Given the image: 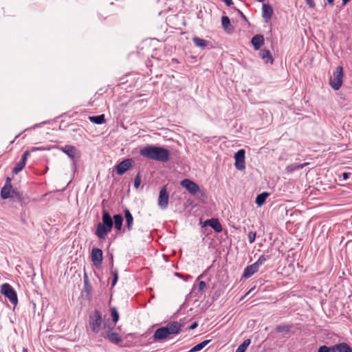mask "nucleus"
I'll list each match as a JSON object with an SVG mask.
<instances>
[{"label": "nucleus", "instance_id": "nucleus-1", "mask_svg": "<svg viewBox=\"0 0 352 352\" xmlns=\"http://www.w3.org/2000/svg\"><path fill=\"white\" fill-rule=\"evenodd\" d=\"M183 327L184 324L177 321L169 322L166 326L157 329L152 338L155 342H161L167 338H170L172 336L179 334Z\"/></svg>", "mask_w": 352, "mask_h": 352}, {"label": "nucleus", "instance_id": "nucleus-2", "mask_svg": "<svg viewBox=\"0 0 352 352\" xmlns=\"http://www.w3.org/2000/svg\"><path fill=\"white\" fill-rule=\"evenodd\" d=\"M140 154L147 159L161 162H168L170 157V152L167 148L154 145H148L141 148Z\"/></svg>", "mask_w": 352, "mask_h": 352}, {"label": "nucleus", "instance_id": "nucleus-3", "mask_svg": "<svg viewBox=\"0 0 352 352\" xmlns=\"http://www.w3.org/2000/svg\"><path fill=\"white\" fill-rule=\"evenodd\" d=\"M2 199H9V201L12 205L14 204H19L21 208H25L31 201H35L36 199L31 198L28 195H24L23 192L19 191V190L14 187V189L9 190V196L6 197H1Z\"/></svg>", "mask_w": 352, "mask_h": 352}, {"label": "nucleus", "instance_id": "nucleus-4", "mask_svg": "<svg viewBox=\"0 0 352 352\" xmlns=\"http://www.w3.org/2000/svg\"><path fill=\"white\" fill-rule=\"evenodd\" d=\"M270 255H261L258 259L250 265H248L243 270L241 279H247L258 271L259 267L270 258Z\"/></svg>", "mask_w": 352, "mask_h": 352}, {"label": "nucleus", "instance_id": "nucleus-5", "mask_svg": "<svg viewBox=\"0 0 352 352\" xmlns=\"http://www.w3.org/2000/svg\"><path fill=\"white\" fill-rule=\"evenodd\" d=\"M102 324V313L98 309H95L93 313L89 316V328L94 333L97 334L100 330Z\"/></svg>", "mask_w": 352, "mask_h": 352}, {"label": "nucleus", "instance_id": "nucleus-6", "mask_svg": "<svg viewBox=\"0 0 352 352\" xmlns=\"http://www.w3.org/2000/svg\"><path fill=\"white\" fill-rule=\"evenodd\" d=\"M344 77L343 67L338 66L330 78L329 85L336 91L340 89L342 85Z\"/></svg>", "mask_w": 352, "mask_h": 352}, {"label": "nucleus", "instance_id": "nucleus-7", "mask_svg": "<svg viewBox=\"0 0 352 352\" xmlns=\"http://www.w3.org/2000/svg\"><path fill=\"white\" fill-rule=\"evenodd\" d=\"M1 294L7 298L14 307L17 305L18 296L16 292L9 283H3L1 286Z\"/></svg>", "mask_w": 352, "mask_h": 352}, {"label": "nucleus", "instance_id": "nucleus-8", "mask_svg": "<svg viewBox=\"0 0 352 352\" xmlns=\"http://www.w3.org/2000/svg\"><path fill=\"white\" fill-rule=\"evenodd\" d=\"M104 327H107L104 338L114 344L119 345L122 342V338L117 332L113 331V327L107 325L106 322L104 323Z\"/></svg>", "mask_w": 352, "mask_h": 352}, {"label": "nucleus", "instance_id": "nucleus-9", "mask_svg": "<svg viewBox=\"0 0 352 352\" xmlns=\"http://www.w3.org/2000/svg\"><path fill=\"white\" fill-rule=\"evenodd\" d=\"M91 260L94 265L97 268L101 267L103 260V252L100 248H94L91 252Z\"/></svg>", "mask_w": 352, "mask_h": 352}, {"label": "nucleus", "instance_id": "nucleus-10", "mask_svg": "<svg viewBox=\"0 0 352 352\" xmlns=\"http://www.w3.org/2000/svg\"><path fill=\"white\" fill-rule=\"evenodd\" d=\"M235 160L234 166L239 170H243L245 168V151L244 149H239L234 155Z\"/></svg>", "mask_w": 352, "mask_h": 352}, {"label": "nucleus", "instance_id": "nucleus-11", "mask_svg": "<svg viewBox=\"0 0 352 352\" xmlns=\"http://www.w3.org/2000/svg\"><path fill=\"white\" fill-rule=\"evenodd\" d=\"M59 150L66 154L71 160H75L80 157V152L74 146L67 144L60 147Z\"/></svg>", "mask_w": 352, "mask_h": 352}, {"label": "nucleus", "instance_id": "nucleus-12", "mask_svg": "<svg viewBox=\"0 0 352 352\" xmlns=\"http://www.w3.org/2000/svg\"><path fill=\"white\" fill-rule=\"evenodd\" d=\"M134 164V161L131 158H128L122 160L115 166L116 173L118 175H124L126 170L132 167Z\"/></svg>", "mask_w": 352, "mask_h": 352}, {"label": "nucleus", "instance_id": "nucleus-13", "mask_svg": "<svg viewBox=\"0 0 352 352\" xmlns=\"http://www.w3.org/2000/svg\"><path fill=\"white\" fill-rule=\"evenodd\" d=\"M181 186L185 188L192 195H195L199 191V186L189 179L182 180Z\"/></svg>", "mask_w": 352, "mask_h": 352}, {"label": "nucleus", "instance_id": "nucleus-14", "mask_svg": "<svg viewBox=\"0 0 352 352\" xmlns=\"http://www.w3.org/2000/svg\"><path fill=\"white\" fill-rule=\"evenodd\" d=\"M169 195L167 192L166 186H163L159 194L158 205L162 209H166L168 205Z\"/></svg>", "mask_w": 352, "mask_h": 352}, {"label": "nucleus", "instance_id": "nucleus-15", "mask_svg": "<svg viewBox=\"0 0 352 352\" xmlns=\"http://www.w3.org/2000/svg\"><path fill=\"white\" fill-rule=\"evenodd\" d=\"M206 226L211 227L214 230V232H216L217 233L221 232L223 230L222 226L220 223L219 220L217 218H212V219L206 220L203 223L202 227H206Z\"/></svg>", "mask_w": 352, "mask_h": 352}, {"label": "nucleus", "instance_id": "nucleus-16", "mask_svg": "<svg viewBox=\"0 0 352 352\" xmlns=\"http://www.w3.org/2000/svg\"><path fill=\"white\" fill-rule=\"evenodd\" d=\"M111 231V229H109L105 226H103L102 223H98L96 227V230L95 232V234L102 240H104L107 236V234Z\"/></svg>", "mask_w": 352, "mask_h": 352}, {"label": "nucleus", "instance_id": "nucleus-17", "mask_svg": "<svg viewBox=\"0 0 352 352\" xmlns=\"http://www.w3.org/2000/svg\"><path fill=\"white\" fill-rule=\"evenodd\" d=\"M103 226H107L109 229L113 228V221L111 216L107 210H103L102 212V222H100Z\"/></svg>", "mask_w": 352, "mask_h": 352}, {"label": "nucleus", "instance_id": "nucleus-18", "mask_svg": "<svg viewBox=\"0 0 352 352\" xmlns=\"http://www.w3.org/2000/svg\"><path fill=\"white\" fill-rule=\"evenodd\" d=\"M274 13L273 8L268 3H263L262 6V17L265 22H267L272 16Z\"/></svg>", "mask_w": 352, "mask_h": 352}, {"label": "nucleus", "instance_id": "nucleus-19", "mask_svg": "<svg viewBox=\"0 0 352 352\" xmlns=\"http://www.w3.org/2000/svg\"><path fill=\"white\" fill-rule=\"evenodd\" d=\"M124 217L126 220L125 228L123 229V232H124L125 228H126L129 231H131L133 229V217L130 210L128 208H125L124 210Z\"/></svg>", "mask_w": 352, "mask_h": 352}, {"label": "nucleus", "instance_id": "nucleus-20", "mask_svg": "<svg viewBox=\"0 0 352 352\" xmlns=\"http://www.w3.org/2000/svg\"><path fill=\"white\" fill-rule=\"evenodd\" d=\"M259 57L262 58L265 63H271L272 64L274 62V58L272 55V53L269 50L267 49H261L259 52Z\"/></svg>", "mask_w": 352, "mask_h": 352}, {"label": "nucleus", "instance_id": "nucleus-21", "mask_svg": "<svg viewBox=\"0 0 352 352\" xmlns=\"http://www.w3.org/2000/svg\"><path fill=\"white\" fill-rule=\"evenodd\" d=\"M264 36L262 34H256L251 39V43L255 50H258L264 44Z\"/></svg>", "mask_w": 352, "mask_h": 352}, {"label": "nucleus", "instance_id": "nucleus-22", "mask_svg": "<svg viewBox=\"0 0 352 352\" xmlns=\"http://www.w3.org/2000/svg\"><path fill=\"white\" fill-rule=\"evenodd\" d=\"M14 188L12 185V178L7 177L6 183L1 190V197H8L9 196V190Z\"/></svg>", "mask_w": 352, "mask_h": 352}, {"label": "nucleus", "instance_id": "nucleus-23", "mask_svg": "<svg viewBox=\"0 0 352 352\" xmlns=\"http://www.w3.org/2000/svg\"><path fill=\"white\" fill-rule=\"evenodd\" d=\"M292 328H293L292 324L282 323V324H278L276 327L275 331L277 333H283L285 335H287L291 332V330Z\"/></svg>", "mask_w": 352, "mask_h": 352}, {"label": "nucleus", "instance_id": "nucleus-24", "mask_svg": "<svg viewBox=\"0 0 352 352\" xmlns=\"http://www.w3.org/2000/svg\"><path fill=\"white\" fill-rule=\"evenodd\" d=\"M221 24L226 32L229 34L233 32L234 27L232 25L230 20L228 16H223L221 17Z\"/></svg>", "mask_w": 352, "mask_h": 352}, {"label": "nucleus", "instance_id": "nucleus-25", "mask_svg": "<svg viewBox=\"0 0 352 352\" xmlns=\"http://www.w3.org/2000/svg\"><path fill=\"white\" fill-rule=\"evenodd\" d=\"M113 221V226L117 231L120 232L122 228L123 217L120 214L113 215L112 217Z\"/></svg>", "mask_w": 352, "mask_h": 352}, {"label": "nucleus", "instance_id": "nucleus-26", "mask_svg": "<svg viewBox=\"0 0 352 352\" xmlns=\"http://www.w3.org/2000/svg\"><path fill=\"white\" fill-rule=\"evenodd\" d=\"M270 193L268 192H263L260 194H258L255 199V204L258 207H261L266 201L267 198L270 196Z\"/></svg>", "mask_w": 352, "mask_h": 352}, {"label": "nucleus", "instance_id": "nucleus-27", "mask_svg": "<svg viewBox=\"0 0 352 352\" xmlns=\"http://www.w3.org/2000/svg\"><path fill=\"white\" fill-rule=\"evenodd\" d=\"M309 164L308 162L303 164L293 163L286 166L285 170L288 173H292L296 170L301 169Z\"/></svg>", "mask_w": 352, "mask_h": 352}, {"label": "nucleus", "instance_id": "nucleus-28", "mask_svg": "<svg viewBox=\"0 0 352 352\" xmlns=\"http://www.w3.org/2000/svg\"><path fill=\"white\" fill-rule=\"evenodd\" d=\"M83 281H84V292H86L87 296L90 295L91 291H92V286L91 283H89V278L87 273L86 272L85 270H84L83 274Z\"/></svg>", "mask_w": 352, "mask_h": 352}, {"label": "nucleus", "instance_id": "nucleus-29", "mask_svg": "<svg viewBox=\"0 0 352 352\" xmlns=\"http://www.w3.org/2000/svg\"><path fill=\"white\" fill-rule=\"evenodd\" d=\"M206 287V283L201 280L199 282L198 287L196 288L195 285H193L191 293H195V296H199L202 294L204 289Z\"/></svg>", "mask_w": 352, "mask_h": 352}, {"label": "nucleus", "instance_id": "nucleus-30", "mask_svg": "<svg viewBox=\"0 0 352 352\" xmlns=\"http://www.w3.org/2000/svg\"><path fill=\"white\" fill-rule=\"evenodd\" d=\"M192 41H193L194 44L197 47H200L201 49H205L210 44L209 41H206V40H204L203 38H199L198 36H194L192 38Z\"/></svg>", "mask_w": 352, "mask_h": 352}, {"label": "nucleus", "instance_id": "nucleus-31", "mask_svg": "<svg viewBox=\"0 0 352 352\" xmlns=\"http://www.w3.org/2000/svg\"><path fill=\"white\" fill-rule=\"evenodd\" d=\"M89 120L92 123L96 124H102L105 122V117L104 114H101L98 116H89Z\"/></svg>", "mask_w": 352, "mask_h": 352}, {"label": "nucleus", "instance_id": "nucleus-32", "mask_svg": "<svg viewBox=\"0 0 352 352\" xmlns=\"http://www.w3.org/2000/svg\"><path fill=\"white\" fill-rule=\"evenodd\" d=\"M211 340H206L203 342L199 343L198 344L194 346L190 351L188 352H197L199 351L201 349H203Z\"/></svg>", "mask_w": 352, "mask_h": 352}, {"label": "nucleus", "instance_id": "nucleus-33", "mask_svg": "<svg viewBox=\"0 0 352 352\" xmlns=\"http://www.w3.org/2000/svg\"><path fill=\"white\" fill-rule=\"evenodd\" d=\"M110 313H111V316L112 318V322L114 323V324H116L120 319L119 313H118L116 307H110Z\"/></svg>", "mask_w": 352, "mask_h": 352}, {"label": "nucleus", "instance_id": "nucleus-34", "mask_svg": "<svg viewBox=\"0 0 352 352\" xmlns=\"http://www.w3.org/2000/svg\"><path fill=\"white\" fill-rule=\"evenodd\" d=\"M251 343L250 339H245L236 349L235 352H245Z\"/></svg>", "mask_w": 352, "mask_h": 352}, {"label": "nucleus", "instance_id": "nucleus-35", "mask_svg": "<svg viewBox=\"0 0 352 352\" xmlns=\"http://www.w3.org/2000/svg\"><path fill=\"white\" fill-rule=\"evenodd\" d=\"M110 273L112 275L111 287H113L118 280V270L117 269H111Z\"/></svg>", "mask_w": 352, "mask_h": 352}, {"label": "nucleus", "instance_id": "nucleus-36", "mask_svg": "<svg viewBox=\"0 0 352 352\" xmlns=\"http://www.w3.org/2000/svg\"><path fill=\"white\" fill-rule=\"evenodd\" d=\"M25 164L23 162L19 161L18 163L16 164L15 166L12 169V173L14 175L18 174L20 171L23 170V168L25 167Z\"/></svg>", "mask_w": 352, "mask_h": 352}, {"label": "nucleus", "instance_id": "nucleus-37", "mask_svg": "<svg viewBox=\"0 0 352 352\" xmlns=\"http://www.w3.org/2000/svg\"><path fill=\"white\" fill-rule=\"evenodd\" d=\"M342 344H343V342H341V343H338V344H334L331 346H328V351H329V352H336V351L340 352Z\"/></svg>", "mask_w": 352, "mask_h": 352}, {"label": "nucleus", "instance_id": "nucleus-38", "mask_svg": "<svg viewBox=\"0 0 352 352\" xmlns=\"http://www.w3.org/2000/svg\"><path fill=\"white\" fill-rule=\"evenodd\" d=\"M141 184V175L140 173L138 172L134 179V187L138 188Z\"/></svg>", "mask_w": 352, "mask_h": 352}, {"label": "nucleus", "instance_id": "nucleus-39", "mask_svg": "<svg viewBox=\"0 0 352 352\" xmlns=\"http://www.w3.org/2000/svg\"><path fill=\"white\" fill-rule=\"evenodd\" d=\"M340 352H352V348L346 342H343Z\"/></svg>", "mask_w": 352, "mask_h": 352}, {"label": "nucleus", "instance_id": "nucleus-40", "mask_svg": "<svg viewBox=\"0 0 352 352\" xmlns=\"http://www.w3.org/2000/svg\"><path fill=\"white\" fill-rule=\"evenodd\" d=\"M248 236L249 242L250 243H252L255 241L256 236V232L255 231H250V232H249Z\"/></svg>", "mask_w": 352, "mask_h": 352}, {"label": "nucleus", "instance_id": "nucleus-41", "mask_svg": "<svg viewBox=\"0 0 352 352\" xmlns=\"http://www.w3.org/2000/svg\"><path fill=\"white\" fill-rule=\"evenodd\" d=\"M232 8H233L235 11H236V12H238L239 15L241 16V18L243 21H246V22H248V20L247 17L245 16V14H243V12H242L239 9H238V8H236V7H232Z\"/></svg>", "mask_w": 352, "mask_h": 352}, {"label": "nucleus", "instance_id": "nucleus-42", "mask_svg": "<svg viewBox=\"0 0 352 352\" xmlns=\"http://www.w3.org/2000/svg\"><path fill=\"white\" fill-rule=\"evenodd\" d=\"M30 152L29 151H25L23 153L20 161L23 162L24 164H26L27 159H28V156H30Z\"/></svg>", "mask_w": 352, "mask_h": 352}, {"label": "nucleus", "instance_id": "nucleus-43", "mask_svg": "<svg viewBox=\"0 0 352 352\" xmlns=\"http://www.w3.org/2000/svg\"><path fill=\"white\" fill-rule=\"evenodd\" d=\"M197 193H198V197L199 199H201L204 201L207 198V195H206L205 190H201L199 189V191L197 192Z\"/></svg>", "mask_w": 352, "mask_h": 352}, {"label": "nucleus", "instance_id": "nucleus-44", "mask_svg": "<svg viewBox=\"0 0 352 352\" xmlns=\"http://www.w3.org/2000/svg\"><path fill=\"white\" fill-rule=\"evenodd\" d=\"M305 2H306L307 5L309 8H312V9L315 8V7H316V3H315V2H314V0H305Z\"/></svg>", "mask_w": 352, "mask_h": 352}, {"label": "nucleus", "instance_id": "nucleus-45", "mask_svg": "<svg viewBox=\"0 0 352 352\" xmlns=\"http://www.w3.org/2000/svg\"><path fill=\"white\" fill-rule=\"evenodd\" d=\"M351 175V173L344 172L340 175V177H342L343 180H346Z\"/></svg>", "mask_w": 352, "mask_h": 352}, {"label": "nucleus", "instance_id": "nucleus-46", "mask_svg": "<svg viewBox=\"0 0 352 352\" xmlns=\"http://www.w3.org/2000/svg\"><path fill=\"white\" fill-rule=\"evenodd\" d=\"M197 327H198V322L195 321L187 329L188 330H193V329H196Z\"/></svg>", "mask_w": 352, "mask_h": 352}, {"label": "nucleus", "instance_id": "nucleus-47", "mask_svg": "<svg viewBox=\"0 0 352 352\" xmlns=\"http://www.w3.org/2000/svg\"><path fill=\"white\" fill-rule=\"evenodd\" d=\"M318 352H329L328 346L325 345L320 346L318 349Z\"/></svg>", "mask_w": 352, "mask_h": 352}, {"label": "nucleus", "instance_id": "nucleus-48", "mask_svg": "<svg viewBox=\"0 0 352 352\" xmlns=\"http://www.w3.org/2000/svg\"><path fill=\"white\" fill-rule=\"evenodd\" d=\"M25 212L24 210H22L21 212V222L23 223V224H25L26 223V221L25 219Z\"/></svg>", "mask_w": 352, "mask_h": 352}, {"label": "nucleus", "instance_id": "nucleus-49", "mask_svg": "<svg viewBox=\"0 0 352 352\" xmlns=\"http://www.w3.org/2000/svg\"><path fill=\"white\" fill-rule=\"evenodd\" d=\"M208 270V269H207V270H205V271H204L201 274H200V275L197 277V278L196 281H198V280H199L200 279L203 278L206 275V273H207Z\"/></svg>", "mask_w": 352, "mask_h": 352}, {"label": "nucleus", "instance_id": "nucleus-50", "mask_svg": "<svg viewBox=\"0 0 352 352\" xmlns=\"http://www.w3.org/2000/svg\"><path fill=\"white\" fill-rule=\"evenodd\" d=\"M109 266H110V270L111 269H115L113 267V254H111V258H110V261H109Z\"/></svg>", "mask_w": 352, "mask_h": 352}, {"label": "nucleus", "instance_id": "nucleus-51", "mask_svg": "<svg viewBox=\"0 0 352 352\" xmlns=\"http://www.w3.org/2000/svg\"><path fill=\"white\" fill-rule=\"evenodd\" d=\"M226 4L227 6H231L232 5H233V2H232V0H222Z\"/></svg>", "mask_w": 352, "mask_h": 352}, {"label": "nucleus", "instance_id": "nucleus-52", "mask_svg": "<svg viewBox=\"0 0 352 352\" xmlns=\"http://www.w3.org/2000/svg\"><path fill=\"white\" fill-rule=\"evenodd\" d=\"M42 150H44V148H41V147H32V149H31V151H42Z\"/></svg>", "mask_w": 352, "mask_h": 352}, {"label": "nucleus", "instance_id": "nucleus-53", "mask_svg": "<svg viewBox=\"0 0 352 352\" xmlns=\"http://www.w3.org/2000/svg\"><path fill=\"white\" fill-rule=\"evenodd\" d=\"M47 122V121H44V122H43L41 123L36 124L34 125L33 128L38 127V126H40L42 124H46Z\"/></svg>", "mask_w": 352, "mask_h": 352}, {"label": "nucleus", "instance_id": "nucleus-54", "mask_svg": "<svg viewBox=\"0 0 352 352\" xmlns=\"http://www.w3.org/2000/svg\"><path fill=\"white\" fill-rule=\"evenodd\" d=\"M327 2L330 6H333L334 4V0H327Z\"/></svg>", "mask_w": 352, "mask_h": 352}, {"label": "nucleus", "instance_id": "nucleus-55", "mask_svg": "<svg viewBox=\"0 0 352 352\" xmlns=\"http://www.w3.org/2000/svg\"><path fill=\"white\" fill-rule=\"evenodd\" d=\"M342 6L346 5L351 0H342Z\"/></svg>", "mask_w": 352, "mask_h": 352}, {"label": "nucleus", "instance_id": "nucleus-56", "mask_svg": "<svg viewBox=\"0 0 352 352\" xmlns=\"http://www.w3.org/2000/svg\"><path fill=\"white\" fill-rule=\"evenodd\" d=\"M171 61H172L173 63H179L178 59H177V58H173L171 59Z\"/></svg>", "mask_w": 352, "mask_h": 352}, {"label": "nucleus", "instance_id": "nucleus-57", "mask_svg": "<svg viewBox=\"0 0 352 352\" xmlns=\"http://www.w3.org/2000/svg\"><path fill=\"white\" fill-rule=\"evenodd\" d=\"M23 352H28V349L27 348H23Z\"/></svg>", "mask_w": 352, "mask_h": 352}, {"label": "nucleus", "instance_id": "nucleus-58", "mask_svg": "<svg viewBox=\"0 0 352 352\" xmlns=\"http://www.w3.org/2000/svg\"><path fill=\"white\" fill-rule=\"evenodd\" d=\"M258 2H264L265 0H257Z\"/></svg>", "mask_w": 352, "mask_h": 352}, {"label": "nucleus", "instance_id": "nucleus-59", "mask_svg": "<svg viewBox=\"0 0 352 352\" xmlns=\"http://www.w3.org/2000/svg\"><path fill=\"white\" fill-rule=\"evenodd\" d=\"M20 135V134L17 135L16 136H15V138L14 140H16V138H18V137Z\"/></svg>", "mask_w": 352, "mask_h": 352}, {"label": "nucleus", "instance_id": "nucleus-60", "mask_svg": "<svg viewBox=\"0 0 352 352\" xmlns=\"http://www.w3.org/2000/svg\"><path fill=\"white\" fill-rule=\"evenodd\" d=\"M176 275H177V276H180V274H179V273H176Z\"/></svg>", "mask_w": 352, "mask_h": 352}]
</instances>
